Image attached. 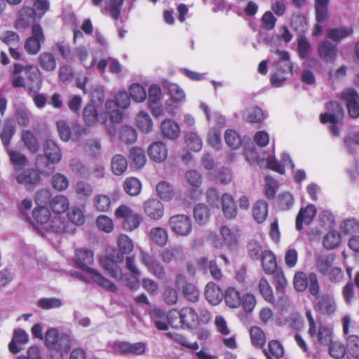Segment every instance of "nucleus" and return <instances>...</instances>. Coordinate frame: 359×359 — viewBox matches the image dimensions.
Returning <instances> with one entry per match:
<instances>
[{
  "label": "nucleus",
  "mask_w": 359,
  "mask_h": 359,
  "mask_svg": "<svg viewBox=\"0 0 359 359\" xmlns=\"http://www.w3.org/2000/svg\"><path fill=\"white\" fill-rule=\"evenodd\" d=\"M318 54L323 60L333 62L337 56V46L329 41L325 40L319 44Z\"/></svg>",
  "instance_id": "7c9ffc66"
},
{
  "label": "nucleus",
  "mask_w": 359,
  "mask_h": 359,
  "mask_svg": "<svg viewBox=\"0 0 359 359\" xmlns=\"http://www.w3.org/2000/svg\"><path fill=\"white\" fill-rule=\"evenodd\" d=\"M13 177L18 184L24 185L29 191L32 190L40 180L39 173L30 169H16V171L13 173Z\"/></svg>",
  "instance_id": "4468645a"
},
{
  "label": "nucleus",
  "mask_w": 359,
  "mask_h": 359,
  "mask_svg": "<svg viewBox=\"0 0 359 359\" xmlns=\"http://www.w3.org/2000/svg\"><path fill=\"white\" fill-rule=\"evenodd\" d=\"M50 208L54 212V216H60L65 213L69 208V199L63 195L55 196L50 203ZM65 220V219L63 218Z\"/></svg>",
  "instance_id": "2f4dec72"
},
{
  "label": "nucleus",
  "mask_w": 359,
  "mask_h": 359,
  "mask_svg": "<svg viewBox=\"0 0 359 359\" xmlns=\"http://www.w3.org/2000/svg\"><path fill=\"white\" fill-rule=\"evenodd\" d=\"M156 191L159 198L165 201L172 200L175 195L172 186L166 181H161L158 183Z\"/></svg>",
  "instance_id": "8fccbe9b"
},
{
  "label": "nucleus",
  "mask_w": 359,
  "mask_h": 359,
  "mask_svg": "<svg viewBox=\"0 0 359 359\" xmlns=\"http://www.w3.org/2000/svg\"><path fill=\"white\" fill-rule=\"evenodd\" d=\"M136 126L144 133H149L153 129V121L149 114L144 111H140L136 117Z\"/></svg>",
  "instance_id": "c03bdc74"
},
{
  "label": "nucleus",
  "mask_w": 359,
  "mask_h": 359,
  "mask_svg": "<svg viewBox=\"0 0 359 359\" xmlns=\"http://www.w3.org/2000/svg\"><path fill=\"white\" fill-rule=\"evenodd\" d=\"M222 210L226 219L235 218L237 215V208L233 197L229 193L222 194L221 197Z\"/></svg>",
  "instance_id": "bb28decb"
},
{
  "label": "nucleus",
  "mask_w": 359,
  "mask_h": 359,
  "mask_svg": "<svg viewBox=\"0 0 359 359\" xmlns=\"http://www.w3.org/2000/svg\"><path fill=\"white\" fill-rule=\"evenodd\" d=\"M72 337L70 332L49 328L44 335V343L51 350L67 353L72 346Z\"/></svg>",
  "instance_id": "423d86ee"
},
{
  "label": "nucleus",
  "mask_w": 359,
  "mask_h": 359,
  "mask_svg": "<svg viewBox=\"0 0 359 359\" xmlns=\"http://www.w3.org/2000/svg\"><path fill=\"white\" fill-rule=\"evenodd\" d=\"M224 298L229 307L236 309L242 304V296L238 290L232 287H229L224 293Z\"/></svg>",
  "instance_id": "37998d69"
},
{
  "label": "nucleus",
  "mask_w": 359,
  "mask_h": 359,
  "mask_svg": "<svg viewBox=\"0 0 359 359\" xmlns=\"http://www.w3.org/2000/svg\"><path fill=\"white\" fill-rule=\"evenodd\" d=\"M123 0H92L94 6L99 7L104 14L109 13L114 19L118 18Z\"/></svg>",
  "instance_id": "2eb2a0df"
},
{
  "label": "nucleus",
  "mask_w": 359,
  "mask_h": 359,
  "mask_svg": "<svg viewBox=\"0 0 359 359\" xmlns=\"http://www.w3.org/2000/svg\"><path fill=\"white\" fill-rule=\"evenodd\" d=\"M75 262L79 268L88 273L90 279L97 285L109 292L116 291L117 288L113 283L97 270L89 267V265L93 262V254L91 250L86 248L76 250Z\"/></svg>",
  "instance_id": "f03ea898"
},
{
  "label": "nucleus",
  "mask_w": 359,
  "mask_h": 359,
  "mask_svg": "<svg viewBox=\"0 0 359 359\" xmlns=\"http://www.w3.org/2000/svg\"><path fill=\"white\" fill-rule=\"evenodd\" d=\"M200 107L205 114L206 118L208 121L210 122V123H212L218 128H222L224 127L226 118H224V116H222L218 111H214L213 113H210L208 106L203 102L201 103Z\"/></svg>",
  "instance_id": "79ce46f5"
},
{
  "label": "nucleus",
  "mask_w": 359,
  "mask_h": 359,
  "mask_svg": "<svg viewBox=\"0 0 359 359\" xmlns=\"http://www.w3.org/2000/svg\"><path fill=\"white\" fill-rule=\"evenodd\" d=\"M252 215L258 223H262L268 215V204L264 200L258 201L254 205Z\"/></svg>",
  "instance_id": "5fc2aeb1"
},
{
  "label": "nucleus",
  "mask_w": 359,
  "mask_h": 359,
  "mask_svg": "<svg viewBox=\"0 0 359 359\" xmlns=\"http://www.w3.org/2000/svg\"><path fill=\"white\" fill-rule=\"evenodd\" d=\"M94 205L97 211L107 212L111 207V198L106 194H98L94 197Z\"/></svg>",
  "instance_id": "774afa93"
},
{
  "label": "nucleus",
  "mask_w": 359,
  "mask_h": 359,
  "mask_svg": "<svg viewBox=\"0 0 359 359\" xmlns=\"http://www.w3.org/2000/svg\"><path fill=\"white\" fill-rule=\"evenodd\" d=\"M250 334L252 345L257 348L263 347L266 342V336L263 330L257 326H253L250 328Z\"/></svg>",
  "instance_id": "052dcab7"
},
{
  "label": "nucleus",
  "mask_w": 359,
  "mask_h": 359,
  "mask_svg": "<svg viewBox=\"0 0 359 359\" xmlns=\"http://www.w3.org/2000/svg\"><path fill=\"white\" fill-rule=\"evenodd\" d=\"M266 166L272 170L283 174L285 167L293 168L294 165L290 159V156L286 153H283L281 155V162H278L274 158L269 157L267 158Z\"/></svg>",
  "instance_id": "393cba45"
},
{
  "label": "nucleus",
  "mask_w": 359,
  "mask_h": 359,
  "mask_svg": "<svg viewBox=\"0 0 359 359\" xmlns=\"http://www.w3.org/2000/svg\"><path fill=\"white\" fill-rule=\"evenodd\" d=\"M168 224L170 230L180 236H187L192 231L191 217L185 214H177L170 217Z\"/></svg>",
  "instance_id": "9b49d317"
},
{
  "label": "nucleus",
  "mask_w": 359,
  "mask_h": 359,
  "mask_svg": "<svg viewBox=\"0 0 359 359\" xmlns=\"http://www.w3.org/2000/svg\"><path fill=\"white\" fill-rule=\"evenodd\" d=\"M51 50L55 54L60 55L66 61L72 62L74 60V56L72 53L69 44L65 41H57L55 43Z\"/></svg>",
  "instance_id": "49530a36"
},
{
  "label": "nucleus",
  "mask_w": 359,
  "mask_h": 359,
  "mask_svg": "<svg viewBox=\"0 0 359 359\" xmlns=\"http://www.w3.org/2000/svg\"><path fill=\"white\" fill-rule=\"evenodd\" d=\"M243 116L249 123H261L267 117V113L257 106H252L246 109Z\"/></svg>",
  "instance_id": "c85d7f7f"
},
{
  "label": "nucleus",
  "mask_w": 359,
  "mask_h": 359,
  "mask_svg": "<svg viewBox=\"0 0 359 359\" xmlns=\"http://www.w3.org/2000/svg\"><path fill=\"white\" fill-rule=\"evenodd\" d=\"M316 311L323 315L333 316L337 311V305L334 297L332 294L324 293L316 297L313 302Z\"/></svg>",
  "instance_id": "f8f14e48"
},
{
  "label": "nucleus",
  "mask_w": 359,
  "mask_h": 359,
  "mask_svg": "<svg viewBox=\"0 0 359 359\" xmlns=\"http://www.w3.org/2000/svg\"><path fill=\"white\" fill-rule=\"evenodd\" d=\"M123 188L129 195L137 196L141 191L142 184L137 178L128 177L125 180Z\"/></svg>",
  "instance_id": "0e129e2a"
},
{
  "label": "nucleus",
  "mask_w": 359,
  "mask_h": 359,
  "mask_svg": "<svg viewBox=\"0 0 359 359\" xmlns=\"http://www.w3.org/2000/svg\"><path fill=\"white\" fill-rule=\"evenodd\" d=\"M219 232L223 242L219 238L214 239L212 241L214 248L219 249L222 248L223 245H226L229 250L236 248L241 236L240 231L238 227H229L226 225H222L220 227Z\"/></svg>",
  "instance_id": "9d476101"
},
{
  "label": "nucleus",
  "mask_w": 359,
  "mask_h": 359,
  "mask_svg": "<svg viewBox=\"0 0 359 359\" xmlns=\"http://www.w3.org/2000/svg\"><path fill=\"white\" fill-rule=\"evenodd\" d=\"M55 163H51L43 155H38L36 158L35 165L39 173L48 176L55 170Z\"/></svg>",
  "instance_id": "a18cd8bd"
},
{
  "label": "nucleus",
  "mask_w": 359,
  "mask_h": 359,
  "mask_svg": "<svg viewBox=\"0 0 359 359\" xmlns=\"http://www.w3.org/2000/svg\"><path fill=\"white\" fill-rule=\"evenodd\" d=\"M141 262L147 270L156 278L161 279L165 276L164 267L156 261L151 255L142 251L140 253Z\"/></svg>",
  "instance_id": "6ab92c4d"
},
{
  "label": "nucleus",
  "mask_w": 359,
  "mask_h": 359,
  "mask_svg": "<svg viewBox=\"0 0 359 359\" xmlns=\"http://www.w3.org/2000/svg\"><path fill=\"white\" fill-rule=\"evenodd\" d=\"M117 245L119 251L114 250L112 253L102 257L100 264L105 271L114 279H122L123 273L119 264L124 259V255L129 254L133 250V243L126 235L118 237Z\"/></svg>",
  "instance_id": "f257e3e1"
},
{
  "label": "nucleus",
  "mask_w": 359,
  "mask_h": 359,
  "mask_svg": "<svg viewBox=\"0 0 359 359\" xmlns=\"http://www.w3.org/2000/svg\"><path fill=\"white\" fill-rule=\"evenodd\" d=\"M205 295L210 304L217 305L221 302L224 294L215 283L210 282L206 285Z\"/></svg>",
  "instance_id": "c756f323"
},
{
  "label": "nucleus",
  "mask_w": 359,
  "mask_h": 359,
  "mask_svg": "<svg viewBox=\"0 0 359 359\" xmlns=\"http://www.w3.org/2000/svg\"><path fill=\"white\" fill-rule=\"evenodd\" d=\"M353 32V30L351 27L339 26L329 29L327 35L328 39L334 42H339L351 36Z\"/></svg>",
  "instance_id": "c9c22d12"
},
{
  "label": "nucleus",
  "mask_w": 359,
  "mask_h": 359,
  "mask_svg": "<svg viewBox=\"0 0 359 359\" xmlns=\"http://www.w3.org/2000/svg\"><path fill=\"white\" fill-rule=\"evenodd\" d=\"M131 99L136 102H142L147 98L145 89L139 83H133L129 88Z\"/></svg>",
  "instance_id": "338daca9"
},
{
  "label": "nucleus",
  "mask_w": 359,
  "mask_h": 359,
  "mask_svg": "<svg viewBox=\"0 0 359 359\" xmlns=\"http://www.w3.org/2000/svg\"><path fill=\"white\" fill-rule=\"evenodd\" d=\"M130 159L135 168L143 167L146 162V156L142 149L133 147L130 151Z\"/></svg>",
  "instance_id": "bf43d9fd"
},
{
  "label": "nucleus",
  "mask_w": 359,
  "mask_h": 359,
  "mask_svg": "<svg viewBox=\"0 0 359 359\" xmlns=\"http://www.w3.org/2000/svg\"><path fill=\"white\" fill-rule=\"evenodd\" d=\"M258 289L263 298L269 303H273L275 298L271 287L265 278H261L258 283Z\"/></svg>",
  "instance_id": "e2e57ef3"
},
{
  "label": "nucleus",
  "mask_w": 359,
  "mask_h": 359,
  "mask_svg": "<svg viewBox=\"0 0 359 359\" xmlns=\"http://www.w3.org/2000/svg\"><path fill=\"white\" fill-rule=\"evenodd\" d=\"M198 266L203 270L208 269L215 279H220L222 278L221 270L217 266L215 260L209 261L207 258L202 257L198 261Z\"/></svg>",
  "instance_id": "603ef678"
},
{
  "label": "nucleus",
  "mask_w": 359,
  "mask_h": 359,
  "mask_svg": "<svg viewBox=\"0 0 359 359\" xmlns=\"http://www.w3.org/2000/svg\"><path fill=\"white\" fill-rule=\"evenodd\" d=\"M184 139L185 144L189 150L198 152L202 149V140L196 132L189 131L186 133Z\"/></svg>",
  "instance_id": "de8ad7c7"
},
{
  "label": "nucleus",
  "mask_w": 359,
  "mask_h": 359,
  "mask_svg": "<svg viewBox=\"0 0 359 359\" xmlns=\"http://www.w3.org/2000/svg\"><path fill=\"white\" fill-rule=\"evenodd\" d=\"M6 150L9 156L11 162L14 165V172L16 171V169L20 170L27 165V158L25 154L10 148H7Z\"/></svg>",
  "instance_id": "3c124183"
},
{
  "label": "nucleus",
  "mask_w": 359,
  "mask_h": 359,
  "mask_svg": "<svg viewBox=\"0 0 359 359\" xmlns=\"http://www.w3.org/2000/svg\"><path fill=\"white\" fill-rule=\"evenodd\" d=\"M83 117L86 125L93 126L97 123L105 124L109 115L107 111L99 114L93 104H88L83 109Z\"/></svg>",
  "instance_id": "dca6fc26"
},
{
  "label": "nucleus",
  "mask_w": 359,
  "mask_h": 359,
  "mask_svg": "<svg viewBox=\"0 0 359 359\" xmlns=\"http://www.w3.org/2000/svg\"><path fill=\"white\" fill-rule=\"evenodd\" d=\"M111 168L114 175H122L128 168L126 158L121 154L114 156L111 161Z\"/></svg>",
  "instance_id": "6e6d98bb"
},
{
  "label": "nucleus",
  "mask_w": 359,
  "mask_h": 359,
  "mask_svg": "<svg viewBox=\"0 0 359 359\" xmlns=\"http://www.w3.org/2000/svg\"><path fill=\"white\" fill-rule=\"evenodd\" d=\"M32 36L25 43V50L31 55H36L41 49V43L44 40L42 27L39 24H34L32 27Z\"/></svg>",
  "instance_id": "ddd939ff"
},
{
  "label": "nucleus",
  "mask_w": 359,
  "mask_h": 359,
  "mask_svg": "<svg viewBox=\"0 0 359 359\" xmlns=\"http://www.w3.org/2000/svg\"><path fill=\"white\" fill-rule=\"evenodd\" d=\"M224 140L226 144L232 149H238L242 144L240 135L235 130L228 129L224 133Z\"/></svg>",
  "instance_id": "69168bd1"
},
{
  "label": "nucleus",
  "mask_w": 359,
  "mask_h": 359,
  "mask_svg": "<svg viewBox=\"0 0 359 359\" xmlns=\"http://www.w3.org/2000/svg\"><path fill=\"white\" fill-rule=\"evenodd\" d=\"M341 243V235L335 231L331 230L323 239V246L329 250L337 248Z\"/></svg>",
  "instance_id": "680f3d73"
},
{
  "label": "nucleus",
  "mask_w": 359,
  "mask_h": 359,
  "mask_svg": "<svg viewBox=\"0 0 359 359\" xmlns=\"http://www.w3.org/2000/svg\"><path fill=\"white\" fill-rule=\"evenodd\" d=\"M194 217L199 224H205L210 217V211L208 206L203 203L197 204L194 208Z\"/></svg>",
  "instance_id": "09e8293b"
},
{
  "label": "nucleus",
  "mask_w": 359,
  "mask_h": 359,
  "mask_svg": "<svg viewBox=\"0 0 359 359\" xmlns=\"http://www.w3.org/2000/svg\"><path fill=\"white\" fill-rule=\"evenodd\" d=\"M33 6V8L23 6L20 9L15 24L17 29L25 30L30 26L32 20L35 18H41L49 9L50 4L48 0H35Z\"/></svg>",
  "instance_id": "20e7f679"
},
{
  "label": "nucleus",
  "mask_w": 359,
  "mask_h": 359,
  "mask_svg": "<svg viewBox=\"0 0 359 359\" xmlns=\"http://www.w3.org/2000/svg\"><path fill=\"white\" fill-rule=\"evenodd\" d=\"M149 238L156 245L163 247L168 241V233L163 227H154L150 230Z\"/></svg>",
  "instance_id": "ea45409f"
},
{
  "label": "nucleus",
  "mask_w": 359,
  "mask_h": 359,
  "mask_svg": "<svg viewBox=\"0 0 359 359\" xmlns=\"http://www.w3.org/2000/svg\"><path fill=\"white\" fill-rule=\"evenodd\" d=\"M32 215L37 225L46 231L59 233L65 228V220L60 216H51L49 210L44 206L35 208Z\"/></svg>",
  "instance_id": "39448f33"
},
{
  "label": "nucleus",
  "mask_w": 359,
  "mask_h": 359,
  "mask_svg": "<svg viewBox=\"0 0 359 359\" xmlns=\"http://www.w3.org/2000/svg\"><path fill=\"white\" fill-rule=\"evenodd\" d=\"M44 156L51 163H59L62 158V152L57 144L51 140H48L43 144Z\"/></svg>",
  "instance_id": "cd10ccee"
},
{
  "label": "nucleus",
  "mask_w": 359,
  "mask_h": 359,
  "mask_svg": "<svg viewBox=\"0 0 359 359\" xmlns=\"http://www.w3.org/2000/svg\"><path fill=\"white\" fill-rule=\"evenodd\" d=\"M264 353L267 359H273V358L278 359L283 357L284 351L279 341L272 340L269 342L267 349H264Z\"/></svg>",
  "instance_id": "864d4df0"
},
{
  "label": "nucleus",
  "mask_w": 359,
  "mask_h": 359,
  "mask_svg": "<svg viewBox=\"0 0 359 359\" xmlns=\"http://www.w3.org/2000/svg\"><path fill=\"white\" fill-rule=\"evenodd\" d=\"M327 111L321 114L320 120L322 123H329L332 135L338 137L340 130L337 125L343 118L344 111L342 106L337 102L332 101L327 104Z\"/></svg>",
  "instance_id": "6e6552de"
},
{
  "label": "nucleus",
  "mask_w": 359,
  "mask_h": 359,
  "mask_svg": "<svg viewBox=\"0 0 359 359\" xmlns=\"http://www.w3.org/2000/svg\"><path fill=\"white\" fill-rule=\"evenodd\" d=\"M38 64L45 72H53L57 67V62L54 55L50 52H43L38 57Z\"/></svg>",
  "instance_id": "4c0bfd02"
},
{
  "label": "nucleus",
  "mask_w": 359,
  "mask_h": 359,
  "mask_svg": "<svg viewBox=\"0 0 359 359\" xmlns=\"http://www.w3.org/2000/svg\"><path fill=\"white\" fill-rule=\"evenodd\" d=\"M305 316L308 320V334L311 340L315 344L328 346L334 339L332 327L321 321L315 320L309 310L306 311Z\"/></svg>",
  "instance_id": "7ed1b4c3"
},
{
  "label": "nucleus",
  "mask_w": 359,
  "mask_h": 359,
  "mask_svg": "<svg viewBox=\"0 0 359 359\" xmlns=\"http://www.w3.org/2000/svg\"><path fill=\"white\" fill-rule=\"evenodd\" d=\"M28 83L26 89L29 95L36 94L39 92L42 87L43 79L36 72H29L27 76Z\"/></svg>",
  "instance_id": "58836bf2"
},
{
  "label": "nucleus",
  "mask_w": 359,
  "mask_h": 359,
  "mask_svg": "<svg viewBox=\"0 0 359 359\" xmlns=\"http://www.w3.org/2000/svg\"><path fill=\"white\" fill-rule=\"evenodd\" d=\"M143 210L145 215L151 219L159 220L164 215V205L157 198H149L144 201Z\"/></svg>",
  "instance_id": "f3484780"
},
{
  "label": "nucleus",
  "mask_w": 359,
  "mask_h": 359,
  "mask_svg": "<svg viewBox=\"0 0 359 359\" xmlns=\"http://www.w3.org/2000/svg\"><path fill=\"white\" fill-rule=\"evenodd\" d=\"M126 265L128 270L133 273L130 278H127L123 275L122 279H117L118 280L123 281L126 285L130 289H135L138 287V277L140 276V272L135 264V259L133 257H128L126 258Z\"/></svg>",
  "instance_id": "b1692460"
},
{
  "label": "nucleus",
  "mask_w": 359,
  "mask_h": 359,
  "mask_svg": "<svg viewBox=\"0 0 359 359\" xmlns=\"http://www.w3.org/2000/svg\"><path fill=\"white\" fill-rule=\"evenodd\" d=\"M335 259L336 255L334 253L319 256L316 263V267L318 271L322 275H327L331 269Z\"/></svg>",
  "instance_id": "e433bc0d"
},
{
  "label": "nucleus",
  "mask_w": 359,
  "mask_h": 359,
  "mask_svg": "<svg viewBox=\"0 0 359 359\" xmlns=\"http://www.w3.org/2000/svg\"><path fill=\"white\" fill-rule=\"evenodd\" d=\"M342 97L346 100L349 116L352 118L359 117V95L355 90L348 88L342 93Z\"/></svg>",
  "instance_id": "a211bd4d"
},
{
  "label": "nucleus",
  "mask_w": 359,
  "mask_h": 359,
  "mask_svg": "<svg viewBox=\"0 0 359 359\" xmlns=\"http://www.w3.org/2000/svg\"><path fill=\"white\" fill-rule=\"evenodd\" d=\"M57 132L61 140L67 142L70 138L78 140L85 130L80 126H75L71 132L69 126L65 121H58L57 122Z\"/></svg>",
  "instance_id": "412c9836"
},
{
  "label": "nucleus",
  "mask_w": 359,
  "mask_h": 359,
  "mask_svg": "<svg viewBox=\"0 0 359 359\" xmlns=\"http://www.w3.org/2000/svg\"><path fill=\"white\" fill-rule=\"evenodd\" d=\"M316 214V208L313 205H309L304 208H301L296 218V228L301 231L303 224H309L313 221Z\"/></svg>",
  "instance_id": "5701e85b"
},
{
  "label": "nucleus",
  "mask_w": 359,
  "mask_h": 359,
  "mask_svg": "<svg viewBox=\"0 0 359 359\" xmlns=\"http://www.w3.org/2000/svg\"><path fill=\"white\" fill-rule=\"evenodd\" d=\"M147 153L151 160L157 163H161L166 159L168 149L164 143L156 142L149 147Z\"/></svg>",
  "instance_id": "a878e982"
},
{
  "label": "nucleus",
  "mask_w": 359,
  "mask_h": 359,
  "mask_svg": "<svg viewBox=\"0 0 359 359\" xmlns=\"http://www.w3.org/2000/svg\"><path fill=\"white\" fill-rule=\"evenodd\" d=\"M276 54L278 57V61L274 63L277 70L283 74H292V66L290 62L289 53L285 50H277Z\"/></svg>",
  "instance_id": "473e14b6"
},
{
  "label": "nucleus",
  "mask_w": 359,
  "mask_h": 359,
  "mask_svg": "<svg viewBox=\"0 0 359 359\" xmlns=\"http://www.w3.org/2000/svg\"><path fill=\"white\" fill-rule=\"evenodd\" d=\"M114 215L117 219H123V228L128 231H132L139 227L143 220V217L135 212L126 205H119L115 210Z\"/></svg>",
  "instance_id": "1a4fd4ad"
},
{
  "label": "nucleus",
  "mask_w": 359,
  "mask_h": 359,
  "mask_svg": "<svg viewBox=\"0 0 359 359\" xmlns=\"http://www.w3.org/2000/svg\"><path fill=\"white\" fill-rule=\"evenodd\" d=\"M152 323L158 330H167L168 329V318L164 311L159 309H154L150 312Z\"/></svg>",
  "instance_id": "f704fd0d"
},
{
  "label": "nucleus",
  "mask_w": 359,
  "mask_h": 359,
  "mask_svg": "<svg viewBox=\"0 0 359 359\" xmlns=\"http://www.w3.org/2000/svg\"><path fill=\"white\" fill-rule=\"evenodd\" d=\"M161 130L162 135L170 140H175L180 133L179 125L171 119H165L161 123Z\"/></svg>",
  "instance_id": "72a5a7b5"
},
{
  "label": "nucleus",
  "mask_w": 359,
  "mask_h": 359,
  "mask_svg": "<svg viewBox=\"0 0 359 359\" xmlns=\"http://www.w3.org/2000/svg\"><path fill=\"white\" fill-rule=\"evenodd\" d=\"M21 140L25 146L32 153H36L39 149L37 140L30 130H25L22 133Z\"/></svg>",
  "instance_id": "13d9d810"
},
{
  "label": "nucleus",
  "mask_w": 359,
  "mask_h": 359,
  "mask_svg": "<svg viewBox=\"0 0 359 359\" xmlns=\"http://www.w3.org/2000/svg\"><path fill=\"white\" fill-rule=\"evenodd\" d=\"M130 103V98L125 90H120L115 95L114 100H107L105 103V111L113 123H120L123 119V113L118 109H127Z\"/></svg>",
  "instance_id": "0eeeda50"
},
{
  "label": "nucleus",
  "mask_w": 359,
  "mask_h": 359,
  "mask_svg": "<svg viewBox=\"0 0 359 359\" xmlns=\"http://www.w3.org/2000/svg\"><path fill=\"white\" fill-rule=\"evenodd\" d=\"M73 55L75 57H77L79 62L86 68L92 67L95 63V58L93 57L92 60L88 62L87 59L88 57V49L83 46H78L75 48Z\"/></svg>",
  "instance_id": "4d7b16f0"
},
{
  "label": "nucleus",
  "mask_w": 359,
  "mask_h": 359,
  "mask_svg": "<svg viewBox=\"0 0 359 359\" xmlns=\"http://www.w3.org/2000/svg\"><path fill=\"white\" fill-rule=\"evenodd\" d=\"M171 316L181 317L182 327L195 326L198 320V315L194 309L189 307L182 308L180 311L171 310Z\"/></svg>",
  "instance_id": "aec40b11"
},
{
  "label": "nucleus",
  "mask_w": 359,
  "mask_h": 359,
  "mask_svg": "<svg viewBox=\"0 0 359 359\" xmlns=\"http://www.w3.org/2000/svg\"><path fill=\"white\" fill-rule=\"evenodd\" d=\"M29 341L28 334L22 329L18 328L14 330L13 338L8 344L9 351L16 354L22 350V346Z\"/></svg>",
  "instance_id": "4be33fe9"
},
{
  "label": "nucleus",
  "mask_w": 359,
  "mask_h": 359,
  "mask_svg": "<svg viewBox=\"0 0 359 359\" xmlns=\"http://www.w3.org/2000/svg\"><path fill=\"white\" fill-rule=\"evenodd\" d=\"M263 270L267 274H272L277 268L276 257L270 250H264L261 256Z\"/></svg>",
  "instance_id": "a19ab883"
}]
</instances>
